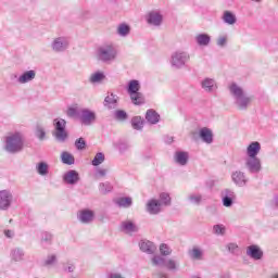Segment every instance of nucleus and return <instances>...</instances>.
<instances>
[{
    "label": "nucleus",
    "instance_id": "1",
    "mask_svg": "<svg viewBox=\"0 0 278 278\" xmlns=\"http://www.w3.org/2000/svg\"><path fill=\"white\" fill-rule=\"evenodd\" d=\"M230 93L235 98L236 105L239 110H247L251 103H253V97L247 96L242 87L238 86L236 83H232L229 86Z\"/></svg>",
    "mask_w": 278,
    "mask_h": 278
},
{
    "label": "nucleus",
    "instance_id": "2",
    "mask_svg": "<svg viewBox=\"0 0 278 278\" xmlns=\"http://www.w3.org/2000/svg\"><path fill=\"white\" fill-rule=\"evenodd\" d=\"M7 151L9 153H18V151L23 150V135L20 132H15L11 136L7 137Z\"/></svg>",
    "mask_w": 278,
    "mask_h": 278
},
{
    "label": "nucleus",
    "instance_id": "3",
    "mask_svg": "<svg viewBox=\"0 0 278 278\" xmlns=\"http://www.w3.org/2000/svg\"><path fill=\"white\" fill-rule=\"evenodd\" d=\"M54 132L53 136L58 142H66L68 138V132L66 131V121L62 118H56L53 121Z\"/></svg>",
    "mask_w": 278,
    "mask_h": 278
},
{
    "label": "nucleus",
    "instance_id": "4",
    "mask_svg": "<svg viewBox=\"0 0 278 278\" xmlns=\"http://www.w3.org/2000/svg\"><path fill=\"white\" fill-rule=\"evenodd\" d=\"M116 48L112 45H104L98 49V58L102 62H112V60H116Z\"/></svg>",
    "mask_w": 278,
    "mask_h": 278
},
{
    "label": "nucleus",
    "instance_id": "5",
    "mask_svg": "<svg viewBox=\"0 0 278 278\" xmlns=\"http://www.w3.org/2000/svg\"><path fill=\"white\" fill-rule=\"evenodd\" d=\"M140 90V83L138 80H131L128 84V93L130 94V99L135 105H140L144 103V98L142 93L138 92Z\"/></svg>",
    "mask_w": 278,
    "mask_h": 278
},
{
    "label": "nucleus",
    "instance_id": "6",
    "mask_svg": "<svg viewBox=\"0 0 278 278\" xmlns=\"http://www.w3.org/2000/svg\"><path fill=\"white\" fill-rule=\"evenodd\" d=\"M78 118L81 125L90 126L97 121V113L90 109H79Z\"/></svg>",
    "mask_w": 278,
    "mask_h": 278
},
{
    "label": "nucleus",
    "instance_id": "7",
    "mask_svg": "<svg viewBox=\"0 0 278 278\" xmlns=\"http://www.w3.org/2000/svg\"><path fill=\"white\" fill-rule=\"evenodd\" d=\"M190 60V55L186 52H175L172 55V66H176V68H181L186 62Z\"/></svg>",
    "mask_w": 278,
    "mask_h": 278
},
{
    "label": "nucleus",
    "instance_id": "8",
    "mask_svg": "<svg viewBox=\"0 0 278 278\" xmlns=\"http://www.w3.org/2000/svg\"><path fill=\"white\" fill-rule=\"evenodd\" d=\"M245 165L250 173H260L262 170V163L257 156H248L245 159Z\"/></svg>",
    "mask_w": 278,
    "mask_h": 278
},
{
    "label": "nucleus",
    "instance_id": "9",
    "mask_svg": "<svg viewBox=\"0 0 278 278\" xmlns=\"http://www.w3.org/2000/svg\"><path fill=\"white\" fill-rule=\"evenodd\" d=\"M12 205V193L8 190L0 191V210H8Z\"/></svg>",
    "mask_w": 278,
    "mask_h": 278
},
{
    "label": "nucleus",
    "instance_id": "10",
    "mask_svg": "<svg viewBox=\"0 0 278 278\" xmlns=\"http://www.w3.org/2000/svg\"><path fill=\"white\" fill-rule=\"evenodd\" d=\"M68 48V38L59 37L52 42L53 51H65Z\"/></svg>",
    "mask_w": 278,
    "mask_h": 278
},
{
    "label": "nucleus",
    "instance_id": "11",
    "mask_svg": "<svg viewBox=\"0 0 278 278\" xmlns=\"http://www.w3.org/2000/svg\"><path fill=\"white\" fill-rule=\"evenodd\" d=\"M231 179L233 184H236V186H239L240 188H243V186H247V182L249 181L244 173L240 170L233 172L231 175Z\"/></svg>",
    "mask_w": 278,
    "mask_h": 278
},
{
    "label": "nucleus",
    "instance_id": "12",
    "mask_svg": "<svg viewBox=\"0 0 278 278\" xmlns=\"http://www.w3.org/2000/svg\"><path fill=\"white\" fill-rule=\"evenodd\" d=\"M260 151H262V144H260L257 141H254L248 146L247 155L248 157H257Z\"/></svg>",
    "mask_w": 278,
    "mask_h": 278
},
{
    "label": "nucleus",
    "instance_id": "13",
    "mask_svg": "<svg viewBox=\"0 0 278 278\" xmlns=\"http://www.w3.org/2000/svg\"><path fill=\"white\" fill-rule=\"evenodd\" d=\"M149 25H154L155 27H159V25H162V14H160V12L157 11H152L148 14V18H147Z\"/></svg>",
    "mask_w": 278,
    "mask_h": 278
},
{
    "label": "nucleus",
    "instance_id": "14",
    "mask_svg": "<svg viewBox=\"0 0 278 278\" xmlns=\"http://www.w3.org/2000/svg\"><path fill=\"white\" fill-rule=\"evenodd\" d=\"M200 138L206 144H212V142H214V134H212L210 128H202L200 130Z\"/></svg>",
    "mask_w": 278,
    "mask_h": 278
},
{
    "label": "nucleus",
    "instance_id": "15",
    "mask_svg": "<svg viewBox=\"0 0 278 278\" xmlns=\"http://www.w3.org/2000/svg\"><path fill=\"white\" fill-rule=\"evenodd\" d=\"M78 218L85 224L92 223V220H94V212L90 210H83L79 212Z\"/></svg>",
    "mask_w": 278,
    "mask_h": 278
},
{
    "label": "nucleus",
    "instance_id": "16",
    "mask_svg": "<svg viewBox=\"0 0 278 278\" xmlns=\"http://www.w3.org/2000/svg\"><path fill=\"white\" fill-rule=\"evenodd\" d=\"M247 255L249 257H252V260H262V255H264V252L260 250V247L257 245H250L247 249Z\"/></svg>",
    "mask_w": 278,
    "mask_h": 278
},
{
    "label": "nucleus",
    "instance_id": "17",
    "mask_svg": "<svg viewBox=\"0 0 278 278\" xmlns=\"http://www.w3.org/2000/svg\"><path fill=\"white\" fill-rule=\"evenodd\" d=\"M33 79H36V72L34 70H30L22 74L18 77L17 81L18 84H28V81H33Z\"/></svg>",
    "mask_w": 278,
    "mask_h": 278
},
{
    "label": "nucleus",
    "instance_id": "18",
    "mask_svg": "<svg viewBox=\"0 0 278 278\" xmlns=\"http://www.w3.org/2000/svg\"><path fill=\"white\" fill-rule=\"evenodd\" d=\"M122 231H125V233H136L138 226L131 220H125L122 223Z\"/></svg>",
    "mask_w": 278,
    "mask_h": 278
},
{
    "label": "nucleus",
    "instance_id": "19",
    "mask_svg": "<svg viewBox=\"0 0 278 278\" xmlns=\"http://www.w3.org/2000/svg\"><path fill=\"white\" fill-rule=\"evenodd\" d=\"M140 250L143 251V253H155V244H153V242L151 241H140L139 243Z\"/></svg>",
    "mask_w": 278,
    "mask_h": 278
},
{
    "label": "nucleus",
    "instance_id": "20",
    "mask_svg": "<svg viewBox=\"0 0 278 278\" xmlns=\"http://www.w3.org/2000/svg\"><path fill=\"white\" fill-rule=\"evenodd\" d=\"M64 181L72 185L77 184V181H79V174L75 170H70L64 175Z\"/></svg>",
    "mask_w": 278,
    "mask_h": 278
},
{
    "label": "nucleus",
    "instance_id": "21",
    "mask_svg": "<svg viewBox=\"0 0 278 278\" xmlns=\"http://www.w3.org/2000/svg\"><path fill=\"white\" fill-rule=\"evenodd\" d=\"M117 101H118V97L115 96L114 93H110L104 99V105H105V108H109V110H112L113 108H116Z\"/></svg>",
    "mask_w": 278,
    "mask_h": 278
},
{
    "label": "nucleus",
    "instance_id": "22",
    "mask_svg": "<svg viewBox=\"0 0 278 278\" xmlns=\"http://www.w3.org/2000/svg\"><path fill=\"white\" fill-rule=\"evenodd\" d=\"M162 207V203L157 202V200H151L148 203L147 210L150 214H159Z\"/></svg>",
    "mask_w": 278,
    "mask_h": 278
},
{
    "label": "nucleus",
    "instance_id": "23",
    "mask_svg": "<svg viewBox=\"0 0 278 278\" xmlns=\"http://www.w3.org/2000/svg\"><path fill=\"white\" fill-rule=\"evenodd\" d=\"M202 88L206 92H214V90H216V81H214V79L206 78L202 81Z\"/></svg>",
    "mask_w": 278,
    "mask_h": 278
},
{
    "label": "nucleus",
    "instance_id": "24",
    "mask_svg": "<svg viewBox=\"0 0 278 278\" xmlns=\"http://www.w3.org/2000/svg\"><path fill=\"white\" fill-rule=\"evenodd\" d=\"M146 119L148 123H151V125H155L160 123V115L154 110H149L146 114Z\"/></svg>",
    "mask_w": 278,
    "mask_h": 278
},
{
    "label": "nucleus",
    "instance_id": "25",
    "mask_svg": "<svg viewBox=\"0 0 278 278\" xmlns=\"http://www.w3.org/2000/svg\"><path fill=\"white\" fill-rule=\"evenodd\" d=\"M223 21L224 23H227V25H236V14L231 13V11H225L223 14Z\"/></svg>",
    "mask_w": 278,
    "mask_h": 278
},
{
    "label": "nucleus",
    "instance_id": "26",
    "mask_svg": "<svg viewBox=\"0 0 278 278\" xmlns=\"http://www.w3.org/2000/svg\"><path fill=\"white\" fill-rule=\"evenodd\" d=\"M189 257L191 260H203V250L194 247L193 249L189 250Z\"/></svg>",
    "mask_w": 278,
    "mask_h": 278
},
{
    "label": "nucleus",
    "instance_id": "27",
    "mask_svg": "<svg viewBox=\"0 0 278 278\" xmlns=\"http://www.w3.org/2000/svg\"><path fill=\"white\" fill-rule=\"evenodd\" d=\"M195 40L200 47H207L210 45V37L207 34H200L195 37Z\"/></svg>",
    "mask_w": 278,
    "mask_h": 278
},
{
    "label": "nucleus",
    "instance_id": "28",
    "mask_svg": "<svg viewBox=\"0 0 278 278\" xmlns=\"http://www.w3.org/2000/svg\"><path fill=\"white\" fill-rule=\"evenodd\" d=\"M176 162L180 164V166H186V164H188V152H177Z\"/></svg>",
    "mask_w": 278,
    "mask_h": 278
},
{
    "label": "nucleus",
    "instance_id": "29",
    "mask_svg": "<svg viewBox=\"0 0 278 278\" xmlns=\"http://www.w3.org/2000/svg\"><path fill=\"white\" fill-rule=\"evenodd\" d=\"M37 173L38 175H41V177L49 175V164L45 162L37 164Z\"/></svg>",
    "mask_w": 278,
    "mask_h": 278
},
{
    "label": "nucleus",
    "instance_id": "30",
    "mask_svg": "<svg viewBox=\"0 0 278 278\" xmlns=\"http://www.w3.org/2000/svg\"><path fill=\"white\" fill-rule=\"evenodd\" d=\"M165 268H167V270H172L175 271L177 270V268H179V263H177V261H175L174 258H167L165 260Z\"/></svg>",
    "mask_w": 278,
    "mask_h": 278
},
{
    "label": "nucleus",
    "instance_id": "31",
    "mask_svg": "<svg viewBox=\"0 0 278 278\" xmlns=\"http://www.w3.org/2000/svg\"><path fill=\"white\" fill-rule=\"evenodd\" d=\"M116 205H118V207H131V198H119L117 200H115Z\"/></svg>",
    "mask_w": 278,
    "mask_h": 278
},
{
    "label": "nucleus",
    "instance_id": "32",
    "mask_svg": "<svg viewBox=\"0 0 278 278\" xmlns=\"http://www.w3.org/2000/svg\"><path fill=\"white\" fill-rule=\"evenodd\" d=\"M61 160L63 162V164H75V156H73V154L68 153V152H63L61 154Z\"/></svg>",
    "mask_w": 278,
    "mask_h": 278
},
{
    "label": "nucleus",
    "instance_id": "33",
    "mask_svg": "<svg viewBox=\"0 0 278 278\" xmlns=\"http://www.w3.org/2000/svg\"><path fill=\"white\" fill-rule=\"evenodd\" d=\"M35 135L38 139L40 140H45V126H42L41 124H37L35 127Z\"/></svg>",
    "mask_w": 278,
    "mask_h": 278
},
{
    "label": "nucleus",
    "instance_id": "34",
    "mask_svg": "<svg viewBox=\"0 0 278 278\" xmlns=\"http://www.w3.org/2000/svg\"><path fill=\"white\" fill-rule=\"evenodd\" d=\"M105 79V75L101 72L94 73L90 76L91 84H99Z\"/></svg>",
    "mask_w": 278,
    "mask_h": 278
},
{
    "label": "nucleus",
    "instance_id": "35",
    "mask_svg": "<svg viewBox=\"0 0 278 278\" xmlns=\"http://www.w3.org/2000/svg\"><path fill=\"white\" fill-rule=\"evenodd\" d=\"M233 199H236V195L233 192H230L229 195L224 197L223 203L225 207H231L233 205Z\"/></svg>",
    "mask_w": 278,
    "mask_h": 278
},
{
    "label": "nucleus",
    "instance_id": "36",
    "mask_svg": "<svg viewBox=\"0 0 278 278\" xmlns=\"http://www.w3.org/2000/svg\"><path fill=\"white\" fill-rule=\"evenodd\" d=\"M105 162V155L103 153L99 152L96 154L94 159L92 160V165L93 166H99Z\"/></svg>",
    "mask_w": 278,
    "mask_h": 278
},
{
    "label": "nucleus",
    "instance_id": "37",
    "mask_svg": "<svg viewBox=\"0 0 278 278\" xmlns=\"http://www.w3.org/2000/svg\"><path fill=\"white\" fill-rule=\"evenodd\" d=\"M131 125L135 129H141L144 122L142 121V117L136 116L131 119Z\"/></svg>",
    "mask_w": 278,
    "mask_h": 278
},
{
    "label": "nucleus",
    "instance_id": "38",
    "mask_svg": "<svg viewBox=\"0 0 278 278\" xmlns=\"http://www.w3.org/2000/svg\"><path fill=\"white\" fill-rule=\"evenodd\" d=\"M23 255L25 254L21 251V249H15L11 253V257L14 260V262H21V260H23Z\"/></svg>",
    "mask_w": 278,
    "mask_h": 278
},
{
    "label": "nucleus",
    "instance_id": "39",
    "mask_svg": "<svg viewBox=\"0 0 278 278\" xmlns=\"http://www.w3.org/2000/svg\"><path fill=\"white\" fill-rule=\"evenodd\" d=\"M117 34L119 36H127L129 34V26L126 25V24H121L118 27H117Z\"/></svg>",
    "mask_w": 278,
    "mask_h": 278
},
{
    "label": "nucleus",
    "instance_id": "40",
    "mask_svg": "<svg viewBox=\"0 0 278 278\" xmlns=\"http://www.w3.org/2000/svg\"><path fill=\"white\" fill-rule=\"evenodd\" d=\"M160 253H161V255L167 256V255H170L173 253V250H170V248L167 244L162 243L160 245Z\"/></svg>",
    "mask_w": 278,
    "mask_h": 278
},
{
    "label": "nucleus",
    "instance_id": "41",
    "mask_svg": "<svg viewBox=\"0 0 278 278\" xmlns=\"http://www.w3.org/2000/svg\"><path fill=\"white\" fill-rule=\"evenodd\" d=\"M166 261L164 257L156 255L152 258L153 266H165Z\"/></svg>",
    "mask_w": 278,
    "mask_h": 278
},
{
    "label": "nucleus",
    "instance_id": "42",
    "mask_svg": "<svg viewBox=\"0 0 278 278\" xmlns=\"http://www.w3.org/2000/svg\"><path fill=\"white\" fill-rule=\"evenodd\" d=\"M189 201L193 203L194 205H200L202 201L201 194H190Z\"/></svg>",
    "mask_w": 278,
    "mask_h": 278
},
{
    "label": "nucleus",
    "instance_id": "43",
    "mask_svg": "<svg viewBox=\"0 0 278 278\" xmlns=\"http://www.w3.org/2000/svg\"><path fill=\"white\" fill-rule=\"evenodd\" d=\"M79 110H80V109H77V106H71V108H68V110H67V116H71V117L77 116V118H79Z\"/></svg>",
    "mask_w": 278,
    "mask_h": 278
},
{
    "label": "nucleus",
    "instance_id": "44",
    "mask_svg": "<svg viewBox=\"0 0 278 278\" xmlns=\"http://www.w3.org/2000/svg\"><path fill=\"white\" fill-rule=\"evenodd\" d=\"M75 147L78 151H84L86 149V140L84 138H79L75 141Z\"/></svg>",
    "mask_w": 278,
    "mask_h": 278
},
{
    "label": "nucleus",
    "instance_id": "45",
    "mask_svg": "<svg viewBox=\"0 0 278 278\" xmlns=\"http://www.w3.org/2000/svg\"><path fill=\"white\" fill-rule=\"evenodd\" d=\"M214 233L217 236H225V226L223 225H215L213 227Z\"/></svg>",
    "mask_w": 278,
    "mask_h": 278
},
{
    "label": "nucleus",
    "instance_id": "46",
    "mask_svg": "<svg viewBox=\"0 0 278 278\" xmlns=\"http://www.w3.org/2000/svg\"><path fill=\"white\" fill-rule=\"evenodd\" d=\"M160 199H161V203H163V205L170 204V195H168V193H161Z\"/></svg>",
    "mask_w": 278,
    "mask_h": 278
},
{
    "label": "nucleus",
    "instance_id": "47",
    "mask_svg": "<svg viewBox=\"0 0 278 278\" xmlns=\"http://www.w3.org/2000/svg\"><path fill=\"white\" fill-rule=\"evenodd\" d=\"M101 192H112V185L110 182L100 184Z\"/></svg>",
    "mask_w": 278,
    "mask_h": 278
},
{
    "label": "nucleus",
    "instance_id": "48",
    "mask_svg": "<svg viewBox=\"0 0 278 278\" xmlns=\"http://www.w3.org/2000/svg\"><path fill=\"white\" fill-rule=\"evenodd\" d=\"M115 116L117 121H125V118H127V113L125 111H116Z\"/></svg>",
    "mask_w": 278,
    "mask_h": 278
},
{
    "label": "nucleus",
    "instance_id": "49",
    "mask_svg": "<svg viewBox=\"0 0 278 278\" xmlns=\"http://www.w3.org/2000/svg\"><path fill=\"white\" fill-rule=\"evenodd\" d=\"M217 45L218 47H225V45H227V36H220L217 39Z\"/></svg>",
    "mask_w": 278,
    "mask_h": 278
},
{
    "label": "nucleus",
    "instance_id": "50",
    "mask_svg": "<svg viewBox=\"0 0 278 278\" xmlns=\"http://www.w3.org/2000/svg\"><path fill=\"white\" fill-rule=\"evenodd\" d=\"M227 249L230 253H238V244L236 243H229Z\"/></svg>",
    "mask_w": 278,
    "mask_h": 278
},
{
    "label": "nucleus",
    "instance_id": "51",
    "mask_svg": "<svg viewBox=\"0 0 278 278\" xmlns=\"http://www.w3.org/2000/svg\"><path fill=\"white\" fill-rule=\"evenodd\" d=\"M105 175H108V169H103V168H98L97 169V174H96V177L99 178V177H105Z\"/></svg>",
    "mask_w": 278,
    "mask_h": 278
},
{
    "label": "nucleus",
    "instance_id": "52",
    "mask_svg": "<svg viewBox=\"0 0 278 278\" xmlns=\"http://www.w3.org/2000/svg\"><path fill=\"white\" fill-rule=\"evenodd\" d=\"M4 236L7 238H14V231L13 230H4Z\"/></svg>",
    "mask_w": 278,
    "mask_h": 278
},
{
    "label": "nucleus",
    "instance_id": "53",
    "mask_svg": "<svg viewBox=\"0 0 278 278\" xmlns=\"http://www.w3.org/2000/svg\"><path fill=\"white\" fill-rule=\"evenodd\" d=\"M55 262V256H50V257H48V260L46 261V264H47V266H49V265H51V264H53Z\"/></svg>",
    "mask_w": 278,
    "mask_h": 278
},
{
    "label": "nucleus",
    "instance_id": "54",
    "mask_svg": "<svg viewBox=\"0 0 278 278\" xmlns=\"http://www.w3.org/2000/svg\"><path fill=\"white\" fill-rule=\"evenodd\" d=\"M42 240H45V242H49V241L51 240V233L46 232V233L42 236Z\"/></svg>",
    "mask_w": 278,
    "mask_h": 278
},
{
    "label": "nucleus",
    "instance_id": "55",
    "mask_svg": "<svg viewBox=\"0 0 278 278\" xmlns=\"http://www.w3.org/2000/svg\"><path fill=\"white\" fill-rule=\"evenodd\" d=\"M109 278H123V276H121V274H117V273H111L109 275Z\"/></svg>",
    "mask_w": 278,
    "mask_h": 278
},
{
    "label": "nucleus",
    "instance_id": "56",
    "mask_svg": "<svg viewBox=\"0 0 278 278\" xmlns=\"http://www.w3.org/2000/svg\"><path fill=\"white\" fill-rule=\"evenodd\" d=\"M68 273H73L75 270V266L73 264L67 267Z\"/></svg>",
    "mask_w": 278,
    "mask_h": 278
},
{
    "label": "nucleus",
    "instance_id": "57",
    "mask_svg": "<svg viewBox=\"0 0 278 278\" xmlns=\"http://www.w3.org/2000/svg\"><path fill=\"white\" fill-rule=\"evenodd\" d=\"M275 203H276V205L278 207V198L275 199Z\"/></svg>",
    "mask_w": 278,
    "mask_h": 278
},
{
    "label": "nucleus",
    "instance_id": "58",
    "mask_svg": "<svg viewBox=\"0 0 278 278\" xmlns=\"http://www.w3.org/2000/svg\"><path fill=\"white\" fill-rule=\"evenodd\" d=\"M167 142H173V138H169V139L167 140Z\"/></svg>",
    "mask_w": 278,
    "mask_h": 278
},
{
    "label": "nucleus",
    "instance_id": "59",
    "mask_svg": "<svg viewBox=\"0 0 278 278\" xmlns=\"http://www.w3.org/2000/svg\"><path fill=\"white\" fill-rule=\"evenodd\" d=\"M271 278H278V274L274 275Z\"/></svg>",
    "mask_w": 278,
    "mask_h": 278
},
{
    "label": "nucleus",
    "instance_id": "60",
    "mask_svg": "<svg viewBox=\"0 0 278 278\" xmlns=\"http://www.w3.org/2000/svg\"><path fill=\"white\" fill-rule=\"evenodd\" d=\"M252 1H257V2H260V1H262V0H252Z\"/></svg>",
    "mask_w": 278,
    "mask_h": 278
}]
</instances>
